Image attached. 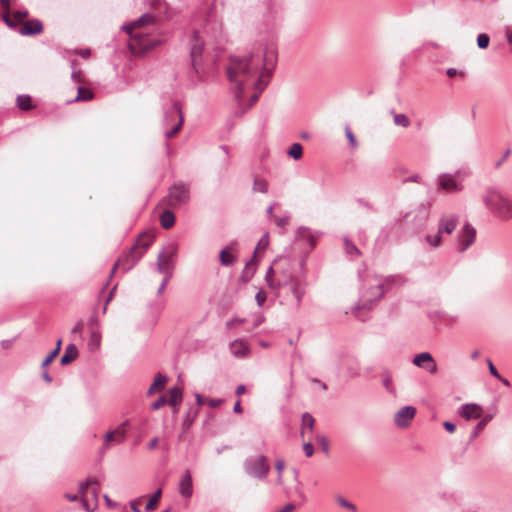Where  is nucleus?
Wrapping results in <instances>:
<instances>
[{
	"label": "nucleus",
	"instance_id": "nucleus-1",
	"mask_svg": "<svg viewBox=\"0 0 512 512\" xmlns=\"http://www.w3.org/2000/svg\"><path fill=\"white\" fill-rule=\"evenodd\" d=\"M275 61L276 53L272 47H258L244 57H230L226 73L231 83V91L239 105H242L243 95L249 89L255 91L250 96L246 109L258 101L260 93L267 85L264 77L270 74L268 65L273 66Z\"/></svg>",
	"mask_w": 512,
	"mask_h": 512
},
{
	"label": "nucleus",
	"instance_id": "nucleus-2",
	"mask_svg": "<svg viewBox=\"0 0 512 512\" xmlns=\"http://www.w3.org/2000/svg\"><path fill=\"white\" fill-rule=\"evenodd\" d=\"M384 295L383 284L380 281V276L371 275L367 276L364 287L362 289L360 298L356 305L352 308V314L364 321L362 311H370Z\"/></svg>",
	"mask_w": 512,
	"mask_h": 512
},
{
	"label": "nucleus",
	"instance_id": "nucleus-3",
	"mask_svg": "<svg viewBox=\"0 0 512 512\" xmlns=\"http://www.w3.org/2000/svg\"><path fill=\"white\" fill-rule=\"evenodd\" d=\"M482 202L486 209L501 220L512 219V198L504 195L495 187H488L482 194Z\"/></svg>",
	"mask_w": 512,
	"mask_h": 512
},
{
	"label": "nucleus",
	"instance_id": "nucleus-4",
	"mask_svg": "<svg viewBox=\"0 0 512 512\" xmlns=\"http://www.w3.org/2000/svg\"><path fill=\"white\" fill-rule=\"evenodd\" d=\"M152 239L149 237H139L136 243L130 248L128 252L123 254L119 260L113 265L110 277L113 276L118 266H121L123 271H129L136 263L142 258L147 249L151 246Z\"/></svg>",
	"mask_w": 512,
	"mask_h": 512
},
{
	"label": "nucleus",
	"instance_id": "nucleus-5",
	"mask_svg": "<svg viewBox=\"0 0 512 512\" xmlns=\"http://www.w3.org/2000/svg\"><path fill=\"white\" fill-rule=\"evenodd\" d=\"M470 174L469 169L465 168L441 173L437 177V189L449 194L462 192L465 188L464 182Z\"/></svg>",
	"mask_w": 512,
	"mask_h": 512
},
{
	"label": "nucleus",
	"instance_id": "nucleus-6",
	"mask_svg": "<svg viewBox=\"0 0 512 512\" xmlns=\"http://www.w3.org/2000/svg\"><path fill=\"white\" fill-rule=\"evenodd\" d=\"M246 475L257 480H265L270 472V464L265 455H250L243 462Z\"/></svg>",
	"mask_w": 512,
	"mask_h": 512
},
{
	"label": "nucleus",
	"instance_id": "nucleus-7",
	"mask_svg": "<svg viewBox=\"0 0 512 512\" xmlns=\"http://www.w3.org/2000/svg\"><path fill=\"white\" fill-rule=\"evenodd\" d=\"M130 39L128 47L133 55H142L155 48L160 41L144 31L128 34Z\"/></svg>",
	"mask_w": 512,
	"mask_h": 512
},
{
	"label": "nucleus",
	"instance_id": "nucleus-8",
	"mask_svg": "<svg viewBox=\"0 0 512 512\" xmlns=\"http://www.w3.org/2000/svg\"><path fill=\"white\" fill-rule=\"evenodd\" d=\"M190 201V184L178 181L168 189L166 203L171 208H178L188 204Z\"/></svg>",
	"mask_w": 512,
	"mask_h": 512
},
{
	"label": "nucleus",
	"instance_id": "nucleus-9",
	"mask_svg": "<svg viewBox=\"0 0 512 512\" xmlns=\"http://www.w3.org/2000/svg\"><path fill=\"white\" fill-rule=\"evenodd\" d=\"M277 286L287 288L289 294L294 300L295 308H299L302 298L305 294V281L291 276H285L282 281H278Z\"/></svg>",
	"mask_w": 512,
	"mask_h": 512
},
{
	"label": "nucleus",
	"instance_id": "nucleus-10",
	"mask_svg": "<svg viewBox=\"0 0 512 512\" xmlns=\"http://www.w3.org/2000/svg\"><path fill=\"white\" fill-rule=\"evenodd\" d=\"M177 252L178 245L174 242L164 246L157 256V270L159 272H172L173 259L177 255Z\"/></svg>",
	"mask_w": 512,
	"mask_h": 512
},
{
	"label": "nucleus",
	"instance_id": "nucleus-11",
	"mask_svg": "<svg viewBox=\"0 0 512 512\" xmlns=\"http://www.w3.org/2000/svg\"><path fill=\"white\" fill-rule=\"evenodd\" d=\"M164 121L168 124L170 121H175L173 127L165 131L166 138H172L182 127L183 114L178 103H174L165 113Z\"/></svg>",
	"mask_w": 512,
	"mask_h": 512
},
{
	"label": "nucleus",
	"instance_id": "nucleus-12",
	"mask_svg": "<svg viewBox=\"0 0 512 512\" xmlns=\"http://www.w3.org/2000/svg\"><path fill=\"white\" fill-rule=\"evenodd\" d=\"M476 240V229L470 223H465L457 236L458 251L465 252Z\"/></svg>",
	"mask_w": 512,
	"mask_h": 512
},
{
	"label": "nucleus",
	"instance_id": "nucleus-13",
	"mask_svg": "<svg viewBox=\"0 0 512 512\" xmlns=\"http://www.w3.org/2000/svg\"><path fill=\"white\" fill-rule=\"evenodd\" d=\"M190 45L191 64L195 72L199 73V66L202 58L204 42L200 38L199 33L197 31L193 32Z\"/></svg>",
	"mask_w": 512,
	"mask_h": 512
},
{
	"label": "nucleus",
	"instance_id": "nucleus-14",
	"mask_svg": "<svg viewBox=\"0 0 512 512\" xmlns=\"http://www.w3.org/2000/svg\"><path fill=\"white\" fill-rule=\"evenodd\" d=\"M156 20L157 18L154 14L144 13L137 20L123 25L122 29L126 31L127 34H132L141 31V29L146 26L154 25Z\"/></svg>",
	"mask_w": 512,
	"mask_h": 512
},
{
	"label": "nucleus",
	"instance_id": "nucleus-15",
	"mask_svg": "<svg viewBox=\"0 0 512 512\" xmlns=\"http://www.w3.org/2000/svg\"><path fill=\"white\" fill-rule=\"evenodd\" d=\"M416 415V408L413 406H404L400 408L395 416L394 423L398 428H407Z\"/></svg>",
	"mask_w": 512,
	"mask_h": 512
},
{
	"label": "nucleus",
	"instance_id": "nucleus-16",
	"mask_svg": "<svg viewBox=\"0 0 512 512\" xmlns=\"http://www.w3.org/2000/svg\"><path fill=\"white\" fill-rule=\"evenodd\" d=\"M483 412L484 410L482 406L476 403L463 404L457 410V414L466 421L480 419L483 415Z\"/></svg>",
	"mask_w": 512,
	"mask_h": 512
},
{
	"label": "nucleus",
	"instance_id": "nucleus-17",
	"mask_svg": "<svg viewBox=\"0 0 512 512\" xmlns=\"http://www.w3.org/2000/svg\"><path fill=\"white\" fill-rule=\"evenodd\" d=\"M458 222L459 216L457 214L444 215L438 221V232L442 235H450L456 229Z\"/></svg>",
	"mask_w": 512,
	"mask_h": 512
},
{
	"label": "nucleus",
	"instance_id": "nucleus-18",
	"mask_svg": "<svg viewBox=\"0 0 512 512\" xmlns=\"http://www.w3.org/2000/svg\"><path fill=\"white\" fill-rule=\"evenodd\" d=\"M220 263L225 267H231L237 262L236 244L232 243L223 248L219 253Z\"/></svg>",
	"mask_w": 512,
	"mask_h": 512
},
{
	"label": "nucleus",
	"instance_id": "nucleus-19",
	"mask_svg": "<svg viewBox=\"0 0 512 512\" xmlns=\"http://www.w3.org/2000/svg\"><path fill=\"white\" fill-rule=\"evenodd\" d=\"M18 32L22 36L38 35L43 32V24L38 19L28 20L22 24Z\"/></svg>",
	"mask_w": 512,
	"mask_h": 512
},
{
	"label": "nucleus",
	"instance_id": "nucleus-20",
	"mask_svg": "<svg viewBox=\"0 0 512 512\" xmlns=\"http://www.w3.org/2000/svg\"><path fill=\"white\" fill-rule=\"evenodd\" d=\"M179 492L186 499L190 498L193 494L192 476L189 470L185 472L180 480Z\"/></svg>",
	"mask_w": 512,
	"mask_h": 512
},
{
	"label": "nucleus",
	"instance_id": "nucleus-21",
	"mask_svg": "<svg viewBox=\"0 0 512 512\" xmlns=\"http://www.w3.org/2000/svg\"><path fill=\"white\" fill-rule=\"evenodd\" d=\"M91 484H96L97 485V482L93 479H88L86 482L84 483H81L80 484V487H79V494H80V498H81V503H82V506L85 508V510L87 512H91V509H90V506H89V500H88V493H89V490H88V487L89 485Z\"/></svg>",
	"mask_w": 512,
	"mask_h": 512
},
{
	"label": "nucleus",
	"instance_id": "nucleus-22",
	"mask_svg": "<svg viewBox=\"0 0 512 512\" xmlns=\"http://www.w3.org/2000/svg\"><path fill=\"white\" fill-rule=\"evenodd\" d=\"M230 350L235 357H245L249 352L247 343L239 339L234 340L230 344Z\"/></svg>",
	"mask_w": 512,
	"mask_h": 512
},
{
	"label": "nucleus",
	"instance_id": "nucleus-23",
	"mask_svg": "<svg viewBox=\"0 0 512 512\" xmlns=\"http://www.w3.org/2000/svg\"><path fill=\"white\" fill-rule=\"evenodd\" d=\"M494 414H486L482 415L480 421L476 424L474 429L471 432L470 440L476 439L481 431L486 427V425L493 419Z\"/></svg>",
	"mask_w": 512,
	"mask_h": 512
},
{
	"label": "nucleus",
	"instance_id": "nucleus-24",
	"mask_svg": "<svg viewBox=\"0 0 512 512\" xmlns=\"http://www.w3.org/2000/svg\"><path fill=\"white\" fill-rule=\"evenodd\" d=\"M78 356V348L75 344H69L64 354L61 356L60 363L61 365H67L73 360H75Z\"/></svg>",
	"mask_w": 512,
	"mask_h": 512
},
{
	"label": "nucleus",
	"instance_id": "nucleus-25",
	"mask_svg": "<svg viewBox=\"0 0 512 512\" xmlns=\"http://www.w3.org/2000/svg\"><path fill=\"white\" fill-rule=\"evenodd\" d=\"M167 381H168L167 376H165L161 373L156 374L152 385L148 389V392H147L148 395H151L152 393H154L156 391H162L165 384L167 383Z\"/></svg>",
	"mask_w": 512,
	"mask_h": 512
},
{
	"label": "nucleus",
	"instance_id": "nucleus-26",
	"mask_svg": "<svg viewBox=\"0 0 512 512\" xmlns=\"http://www.w3.org/2000/svg\"><path fill=\"white\" fill-rule=\"evenodd\" d=\"M284 262L287 263L288 259L280 258V259L274 261L273 265L268 268L265 279L270 287H275V285L271 279L272 274L278 273L280 266H282V264Z\"/></svg>",
	"mask_w": 512,
	"mask_h": 512
},
{
	"label": "nucleus",
	"instance_id": "nucleus-27",
	"mask_svg": "<svg viewBox=\"0 0 512 512\" xmlns=\"http://www.w3.org/2000/svg\"><path fill=\"white\" fill-rule=\"evenodd\" d=\"M169 397L166 398V403L171 406H177L182 401V390L179 387H172L169 389Z\"/></svg>",
	"mask_w": 512,
	"mask_h": 512
},
{
	"label": "nucleus",
	"instance_id": "nucleus-28",
	"mask_svg": "<svg viewBox=\"0 0 512 512\" xmlns=\"http://www.w3.org/2000/svg\"><path fill=\"white\" fill-rule=\"evenodd\" d=\"M160 224L164 229H170L175 224V215L171 210H165L160 215Z\"/></svg>",
	"mask_w": 512,
	"mask_h": 512
},
{
	"label": "nucleus",
	"instance_id": "nucleus-29",
	"mask_svg": "<svg viewBox=\"0 0 512 512\" xmlns=\"http://www.w3.org/2000/svg\"><path fill=\"white\" fill-rule=\"evenodd\" d=\"M129 428V421L122 422L115 430H112L115 432V443L120 444L125 441L126 435Z\"/></svg>",
	"mask_w": 512,
	"mask_h": 512
},
{
	"label": "nucleus",
	"instance_id": "nucleus-30",
	"mask_svg": "<svg viewBox=\"0 0 512 512\" xmlns=\"http://www.w3.org/2000/svg\"><path fill=\"white\" fill-rule=\"evenodd\" d=\"M16 103L18 108L23 111H29L34 108L32 98L27 94L17 96Z\"/></svg>",
	"mask_w": 512,
	"mask_h": 512
},
{
	"label": "nucleus",
	"instance_id": "nucleus-31",
	"mask_svg": "<svg viewBox=\"0 0 512 512\" xmlns=\"http://www.w3.org/2000/svg\"><path fill=\"white\" fill-rule=\"evenodd\" d=\"M428 362H433V357L429 352L417 354L412 361V363L418 367H424Z\"/></svg>",
	"mask_w": 512,
	"mask_h": 512
},
{
	"label": "nucleus",
	"instance_id": "nucleus-32",
	"mask_svg": "<svg viewBox=\"0 0 512 512\" xmlns=\"http://www.w3.org/2000/svg\"><path fill=\"white\" fill-rule=\"evenodd\" d=\"M0 5L6 10V13L2 17L3 21L8 27L15 28L17 23L13 21L9 16L10 0H0Z\"/></svg>",
	"mask_w": 512,
	"mask_h": 512
},
{
	"label": "nucleus",
	"instance_id": "nucleus-33",
	"mask_svg": "<svg viewBox=\"0 0 512 512\" xmlns=\"http://www.w3.org/2000/svg\"><path fill=\"white\" fill-rule=\"evenodd\" d=\"M94 94L89 88L85 87H78L77 90V96L72 102H78V101H88L93 98Z\"/></svg>",
	"mask_w": 512,
	"mask_h": 512
},
{
	"label": "nucleus",
	"instance_id": "nucleus-34",
	"mask_svg": "<svg viewBox=\"0 0 512 512\" xmlns=\"http://www.w3.org/2000/svg\"><path fill=\"white\" fill-rule=\"evenodd\" d=\"M101 334L99 331H92L88 341V347L91 351H95L100 347Z\"/></svg>",
	"mask_w": 512,
	"mask_h": 512
},
{
	"label": "nucleus",
	"instance_id": "nucleus-35",
	"mask_svg": "<svg viewBox=\"0 0 512 512\" xmlns=\"http://www.w3.org/2000/svg\"><path fill=\"white\" fill-rule=\"evenodd\" d=\"M162 494L161 488L157 489L149 501L146 503L145 510L148 512L153 511L159 503Z\"/></svg>",
	"mask_w": 512,
	"mask_h": 512
},
{
	"label": "nucleus",
	"instance_id": "nucleus-36",
	"mask_svg": "<svg viewBox=\"0 0 512 512\" xmlns=\"http://www.w3.org/2000/svg\"><path fill=\"white\" fill-rule=\"evenodd\" d=\"M427 245L431 248H438L442 243V234L438 231L435 235H426L424 238Z\"/></svg>",
	"mask_w": 512,
	"mask_h": 512
},
{
	"label": "nucleus",
	"instance_id": "nucleus-37",
	"mask_svg": "<svg viewBox=\"0 0 512 512\" xmlns=\"http://www.w3.org/2000/svg\"><path fill=\"white\" fill-rule=\"evenodd\" d=\"M382 384L384 388L391 394L396 393L395 386L393 385L392 375L389 371L383 373Z\"/></svg>",
	"mask_w": 512,
	"mask_h": 512
},
{
	"label": "nucleus",
	"instance_id": "nucleus-38",
	"mask_svg": "<svg viewBox=\"0 0 512 512\" xmlns=\"http://www.w3.org/2000/svg\"><path fill=\"white\" fill-rule=\"evenodd\" d=\"M303 147L300 143H294L291 145L288 150V155L295 160H298L302 157Z\"/></svg>",
	"mask_w": 512,
	"mask_h": 512
},
{
	"label": "nucleus",
	"instance_id": "nucleus-39",
	"mask_svg": "<svg viewBox=\"0 0 512 512\" xmlns=\"http://www.w3.org/2000/svg\"><path fill=\"white\" fill-rule=\"evenodd\" d=\"M253 191L266 193L268 191V184L265 179L255 178L253 182Z\"/></svg>",
	"mask_w": 512,
	"mask_h": 512
},
{
	"label": "nucleus",
	"instance_id": "nucleus-40",
	"mask_svg": "<svg viewBox=\"0 0 512 512\" xmlns=\"http://www.w3.org/2000/svg\"><path fill=\"white\" fill-rule=\"evenodd\" d=\"M393 120H394L395 125L400 126V127L406 128L410 125L409 118L407 117V115H405L403 113L394 114Z\"/></svg>",
	"mask_w": 512,
	"mask_h": 512
},
{
	"label": "nucleus",
	"instance_id": "nucleus-41",
	"mask_svg": "<svg viewBox=\"0 0 512 512\" xmlns=\"http://www.w3.org/2000/svg\"><path fill=\"white\" fill-rule=\"evenodd\" d=\"M344 246H345V251L347 254L349 255H360L361 252L360 250L357 248V246L352 243L348 238H344Z\"/></svg>",
	"mask_w": 512,
	"mask_h": 512
},
{
	"label": "nucleus",
	"instance_id": "nucleus-42",
	"mask_svg": "<svg viewBox=\"0 0 512 512\" xmlns=\"http://www.w3.org/2000/svg\"><path fill=\"white\" fill-rule=\"evenodd\" d=\"M314 424H315V419L310 413L305 412L302 414V426L303 427H307L310 431H312L314 428Z\"/></svg>",
	"mask_w": 512,
	"mask_h": 512
},
{
	"label": "nucleus",
	"instance_id": "nucleus-43",
	"mask_svg": "<svg viewBox=\"0 0 512 512\" xmlns=\"http://www.w3.org/2000/svg\"><path fill=\"white\" fill-rule=\"evenodd\" d=\"M336 501L341 507L346 508L351 512H358L356 506L352 502L345 499L344 497L337 496Z\"/></svg>",
	"mask_w": 512,
	"mask_h": 512
},
{
	"label": "nucleus",
	"instance_id": "nucleus-44",
	"mask_svg": "<svg viewBox=\"0 0 512 512\" xmlns=\"http://www.w3.org/2000/svg\"><path fill=\"white\" fill-rule=\"evenodd\" d=\"M254 271H255V266H254L253 260H250L246 263L245 268L242 272L241 278L243 280L247 281L253 275Z\"/></svg>",
	"mask_w": 512,
	"mask_h": 512
},
{
	"label": "nucleus",
	"instance_id": "nucleus-45",
	"mask_svg": "<svg viewBox=\"0 0 512 512\" xmlns=\"http://www.w3.org/2000/svg\"><path fill=\"white\" fill-rule=\"evenodd\" d=\"M490 38L487 34L481 33L477 36V45L480 49H486L489 46Z\"/></svg>",
	"mask_w": 512,
	"mask_h": 512
},
{
	"label": "nucleus",
	"instance_id": "nucleus-46",
	"mask_svg": "<svg viewBox=\"0 0 512 512\" xmlns=\"http://www.w3.org/2000/svg\"><path fill=\"white\" fill-rule=\"evenodd\" d=\"M275 468L278 472L277 483L282 484V473L285 468V462L283 459H277L275 461Z\"/></svg>",
	"mask_w": 512,
	"mask_h": 512
},
{
	"label": "nucleus",
	"instance_id": "nucleus-47",
	"mask_svg": "<svg viewBox=\"0 0 512 512\" xmlns=\"http://www.w3.org/2000/svg\"><path fill=\"white\" fill-rule=\"evenodd\" d=\"M289 220H290V215L289 214H286L282 217H274V221L276 223V225L281 228V229H285L286 225L289 223Z\"/></svg>",
	"mask_w": 512,
	"mask_h": 512
},
{
	"label": "nucleus",
	"instance_id": "nucleus-48",
	"mask_svg": "<svg viewBox=\"0 0 512 512\" xmlns=\"http://www.w3.org/2000/svg\"><path fill=\"white\" fill-rule=\"evenodd\" d=\"M268 244H269V235H268V233H265L258 241V244L254 251V255H256L258 250H260V249L264 250L268 246Z\"/></svg>",
	"mask_w": 512,
	"mask_h": 512
},
{
	"label": "nucleus",
	"instance_id": "nucleus-49",
	"mask_svg": "<svg viewBox=\"0 0 512 512\" xmlns=\"http://www.w3.org/2000/svg\"><path fill=\"white\" fill-rule=\"evenodd\" d=\"M297 234L300 237H307L310 240L311 247H313L315 245L313 236H312V234H311L309 229L301 227V228L298 229Z\"/></svg>",
	"mask_w": 512,
	"mask_h": 512
},
{
	"label": "nucleus",
	"instance_id": "nucleus-50",
	"mask_svg": "<svg viewBox=\"0 0 512 512\" xmlns=\"http://www.w3.org/2000/svg\"><path fill=\"white\" fill-rule=\"evenodd\" d=\"M76 60L71 61V66L73 69L76 68ZM71 78L75 83H81L82 82V75L80 70H73L71 74Z\"/></svg>",
	"mask_w": 512,
	"mask_h": 512
},
{
	"label": "nucleus",
	"instance_id": "nucleus-51",
	"mask_svg": "<svg viewBox=\"0 0 512 512\" xmlns=\"http://www.w3.org/2000/svg\"><path fill=\"white\" fill-rule=\"evenodd\" d=\"M115 432H113L112 430L111 431H108L105 435H104V451L109 449L110 447V444L112 441L115 442Z\"/></svg>",
	"mask_w": 512,
	"mask_h": 512
},
{
	"label": "nucleus",
	"instance_id": "nucleus-52",
	"mask_svg": "<svg viewBox=\"0 0 512 512\" xmlns=\"http://www.w3.org/2000/svg\"><path fill=\"white\" fill-rule=\"evenodd\" d=\"M165 277L164 279L162 280L160 286L158 287V290H157V294L160 295L163 293L165 287L167 286V283L168 281L170 280V278L172 277V272H162Z\"/></svg>",
	"mask_w": 512,
	"mask_h": 512
},
{
	"label": "nucleus",
	"instance_id": "nucleus-53",
	"mask_svg": "<svg viewBox=\"0 0 512 512\" xmlns=\"http://www.w3.org/2000/svg\"><path fill=\"white\" fill-rule=\"evenodd\" d=\"M345 135L349 141L350 146L353 148L357 147V141L349 126L345 127Z\"/></svg>",
	"mask_w": 512,
	"mask_h": 512
},
{
	"label": "nucleus",
	"instance_id": "nucleus-54",
	"mask_svg": "<svg viewBox=\"0 0 512 512\" xmlns=\"http://www.w3.org/2000/svg\"><path fill=\"white\" fill-rule=\"evenodd\" d=\"M396 278L395 276H387L385 278H382L380 276V281L381 283L383 284V289H384V292L393 285V283L395 282Z\"/></svg>",
	"mask_w": 512,
	"mask_h": 512
},
{
	"label": "nucleus",
	"instance_id": "nucleus-55",
	"mask_svg": "<svg viewBox=\"0 0 512 512\" xmlns=\"http://www.w3.org/2000/svg\"><path fill=\"white\" fill-rule=\"evenodd\" d=\"M317 442L325 453L329 452V442L325 436H317Z\"/></svg>",
	"mask_w": 512,
	"mask_h": 512
},
{
	"label": "nucleus",
	"instance_id": "nucleus-56",
	"mask_svg": "<svg viewBox=\"0 0 512 512\" xmlns=\"http://www.w3.org/2000/svg\"><path fill=\"white\" fill-rule=\"evenodd\" d=\"M58 355L57 351L56 350H52L48 355L47 357L44 359V361L42 362V368H45L47 367L53 360L54 358Z\"/></svg>",
	"mask_w": 512,
	"mask_h": 512
},
{
	"label": "nucleus",
	"instance_id": "nucleus-57",
	"mask_svg": "<svg viewBox=\"0 0 512 512\" xmlns=\"http://www.w3.org/2000/svg\"><path fill=\"white\" fill-rule=\"evenodd\" d=\"M165 404H167L166 403V397L165 396H160L156 401H154L152 403L151 408L153 410H158V409H160Z\"/></svg>",
	"mask_w": 512,
	"mask_h": 512
},
{
	"label": "nucleus",
	"instance_id": "nucleus-58",
	"mask_svg": "<svg viewBox=\"0 0 512 512\" xmlns=\"http://www.w3.org/2000/svg\"><path fill=\"white\" fill-rule=\"evenodd\" d=\"M486 362H487L490 374L493 375L495 378H500V374L498 373L497 369L495 368L493 362L489 358L486 359Z\"/></svg>",
	"mask_w": 512,
	"mask_h": 512
},
{
	"label": "nucleus",
	"instance_id": "nucleus-59",
	"mask_svg": "<svg viewBox=\"0 0 512 512\" xmlns=\"http://www.w3.org/2000/svg\"><path fill=\"white\" fill-rule=\"evenodd\" d=\"M75 54L79 55L80 57L87 59L91 55V50L89 48L86 49H77L74 51Z\"/></svg>",
	"mask_w": 512,
	"mask_h": 512
},
{
	"label": "nucleus",
	"instance_id": "nucleus-60",
	"mask_svg": "<svg viewBox=\"0 0 512 512\" xmlns=\"http://www.w3.org/2000/svg\"><path fill=\"white\" fill-rule=\"evenodd\" d=\"M303 450H304V453L307 457H311L314 453V449H313V446L310 442H307V443H304L303 444Z\"/></svg>",
	"mask_w": 512,
	"mask_h": 512
},
{
	"label": "nucleus",
	"instance_id": "nucleus-61",
	"mask_svg": "<svg viewBox=\"0 0 512 512\" xmlns=\"http://www.w3.org/2000/svg\"><path fill=\"white\" fill-rule=\"evenodd\" d=\"M222 403H223V400L222 399H218V398H211V399H208V401H207V405L210 408H216L219 405H221Z\"/></svg>",
	"mask_w": 512,
	"mask_h": 512
},
{
	"label": "nucleus",
	"instance_id": "nucleus-62",
	"mask_svg": "<svg viewBox=\"0 0 512 512\" xmlns=\"http://www.w3.org/2000/svg\"><path fill=\"white\" fill-rule=\"evenodd\" d=\"M423 368L431 374H435L437 372V365L434 360L433 362H428Z\"/></svg>",
	"mask_w": 512,
	"mask_h": 512
},
{
	"label": "nucleus",
	"instance_id": "nucleus-63",
	"mask_svg": "<svg viewBox=\"0 0 512 512\" xmlns=\"http://www.w3.org/2000/svg\"><path fill=\"white\" fill-rule=\"evenodd\" d=\"M255 300L257 302V304L259 306H262L263 303L265 302L266 300V295L262 292V291H259L256 295H255Z\"/></svg>",
	"mask_w": 512,
	"mask_h": 512
},
{
	"label": "nucleus",
	"instance_id": "nucleus-64",
	"mask_svg": "<svg viewBox=\"0 0 512 512\" xmlns=\"http://www.w3.org/2000/svg\"><path fill=\"white\" fill-rule=\"evenodd\" d=\"M14 18H16L18 21H20L23 18H26L28 16L27 10H18L13 13Z\"/></svg>",
	"mask_w": 512,
	"mask_h": 512
}]
</instances>
